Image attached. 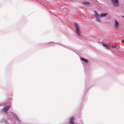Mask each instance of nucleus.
Returning a JSON list of instances; mask_svg holds the SVG:
<instances>
[{
	"label": "nucleus",
	"mask_w": 124,
	"mask_h": 124,
	"mask_svg": "<svg viewBox=\"0 0 124 124\" xmlns=\"http://www.w3.org/2000/svg\"><path fill=\"white\" fill-rule=\"evenodd\" d=\"M74 25L76 28V33L78 35L80 36L81 35V33L80 31L78 24L77 23H75Z\"/></svg>",
	"instance_id": "f257e3e1"
},
{
	"label": "nucleus",
	"mask_w": 124,
	"mask_h": 124,
	"mask_svg": "<svg viewBox=\"0 0 124 124\" xmlns=\"http://www.w3.org/2000/svg\"><path fill=\"white\" fill-rule=\"evenodd\" d=\"M119 0H110L114 6L118 7L119 6Z\"/></svg>",
	"instance_id": "f03ea898"
},
{
	"label": "nucleus",
	"mask_w": 124,
	"mask_h": 124,
	"mask_svg": "<svg viewBox=\"0 0 124 124\" xmlns=\"http://www.w3.org/2000/svg\"><path fill=\"white\" fill-rule=\"evenodd\" d=\"M10 107V105H6L4 107L3 110V111L7 113Z\"/></svg>",
	"instance_id": "7ed1b4c3"
},
{
	"label": "nucleus",
	"mask_w": 124,
	"mask_h": 124,
	"mask_svg": "<svg viewBox=\"0 0 124 124\" xmlns=\"http://www.w3.org/2000/svg\"><path fill=\"white\" fill-rule=\"evenodd\" d=\"M94 12L96 14V19L97 20L100 21V15H99L98 14L96 11H95Z\"/></svg>",
	"instance_id": "20e7f679"
},
{
	"label": "nucleus",
	"mask_w": 124,
	"mask_h": 124,
	"mask_svg": "<svg viewBox=\"0 0 124 124\" xmlns=\"http://www.w3.org/2000/svg\"><path fill=\"white\" fill-rule=\"evenodd\" d=\"M74 117L72 116L69 119V121L70 124H74Z\"/></svg>",
	"instance_id": "39448f33"
},
{
	"label": "nucleus",
	"mask_w": 124,
	"mask_h": 124,
	"mask_svg": "<svg viewBox=\"0 0 124 124\" xmlns=\"http://www.w3.org/2000/svg\"><path fill=\"white\" fill-rule=\"evenodd\" d=\"M115 26L116 28H118L119 26V23L116 20H115Z\"/></svg>",
	"instance_id": "423d86ee"
},
{
	"label": "nucleus",
	"mask_w": 124,
	"mask_h": 124,
	"mask_svg": "<svg viewBox=\"0 0 124 124\" xmlns=\"http://www.w3.org/2000/svg\"><path fill=\"white\" fill-rule=\"evenodd\" d=\"M107 15V13H103L101 14L100 15V16L101 17H105Z\"/></svg>",
	"instance_id": "0eeeda50"
},
{
	"label": "nucleus",
	"mask_w": 124,
	"mask_h": 124,
	"mask_svg": "<svg viewBox=\"0 0 124 124\" xmlns=\"http://www.w3.org/2000/svg\"><path fill=\"white\" fill-rule=\"evenodd\" d=\"M80 59L82 60L84 62H88V60L87 59H84L82 58H80Z\"/></svg>",
	"instance_id": "6e6552de"
},
{
	"label": "nucleus",
	"mask_w": 124,
	"mask_h": 124,
	"mask_svg": "<svg viewBox=\"0 0 124 124\" xmlns=\"http://www.w3.org/2000/svg\"><path fill=\"white\" fill-rule=\"evenodd\" d=\"M83 3L85 5H89L90 3L88 2H83Z\"/></svg>",
	"instance_id": "1a4fd4ad"
},
{
	"label": "nucleus",
	"mask_w": 124,
	"mask_h": 124,
	"mask_svg": "<svg viewBox=\"0 0 124 124\" xmlns=\"http://www.w3.org/2000/svg\"><path fill=\"white\" fill-rule=\"evenodd\" d=\"M102 44L104 46H105L106 47H107L108 46V45L107 44V43H102Z\"/></svg>",
	"instance_id": "9d476101"
},
{
	"label": "nucleus",
	"mask_w": 124,
	"mask_h": 124,
	"mask_svg": "<svg viewBox=\"0 0 124 124\" xmlns=\"http://www.w3.org/2000/svg\"><path fill=\"white\" fill-rule=\"evenodd\" d=\"M14 117L15 119H18V118L16 116H14Z\"/></svg>",
	"instance_id": "9b49d317"
},
{
	"label": "nucleus",
	"mask_w": 124,
	"mask_h": 124,
	"mask_svg": "<svg viewBox=\"0 0 124 124\" xmlns=\"http://www.w3.org/2000/svg\"><path fill=\"white\" fill-rule=\"evenodd\" d=\"M122 17H123L124 18V16H122Z\"/></svg>",
	"instance_id": "f8f14e48"
},
{
	"label": "nucleus",
	"mask_w": 124,
	"mask_h": 124,
	"mask_svg": "<svg viewBox=\"0 0 124 124\" xmlns=\"http://www.w3.org/2000/svg\"><path fill=\"white\" fill-rule=\"evenodd\" d=\"M112 46L113 47H114V46Z\"/></svg>",
	"instance_id": "ddd939ff"
}]
</instances>
